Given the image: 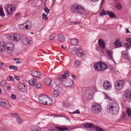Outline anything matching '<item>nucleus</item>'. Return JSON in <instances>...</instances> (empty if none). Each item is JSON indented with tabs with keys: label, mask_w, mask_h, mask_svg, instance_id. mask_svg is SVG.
Returning a JSON list of instances; mask_svg holds the SVG:
<instances>
[{
	"label": "nucleus",
	"mask_w": 131,
	"mask_h": 131,
	"mask_svg": "<svg viewBox=\"0 0 131 131\" xmlns=\"http://www.w3.org/2000/svg\"><path fill=\"white\" fill-rule=\"evenodd\" d=\"M106 13L112 18L116 17V16L114 13L110 11L107 10L106 12Z\"/></svg>",
	"instance_id": "26"
},
{
	"label": "nucleus",
	"mask_w": 131,
	"mask_h": 131,
	"mask_svg": "<svg viewBox=\"0 0 131 131\" xmlns=\"http://www.w3.org/2000/svg\"><path fill=\"white\" fill-rule=\"evenodd\" d=\"M78 5L74 4L72 5L71 7V11L73 13H75Z\"/></svg>",
	"instance_id": "19"
},
{
	"label": "nucleus",
	"mask_w": 131,
	"mask_h": 131,
	"mask_svg": "<svg viewBox=\"0 0 131 131\" xmlns=\"http://www.w3.org/2000/svg\"><path fill=\"white\" fill-rule=\"evenodd\" d=\"M54 91H60V87L58 85L56 86L54 89Z\"/></svg>",
	"instance_id": "48"
},
{
	"label": "nucleus",
	"mask_w": 131,
	"mask_h": 131,
	"mask_svg": "<svg viewBox=\"0 0 131 131\" xmlns=\"http://www.w3.org/2000/svg\"><path fill=\"white\" fill-rule=\"evenodd\" d=\"M126 40L127 41L131 44V38H126Z\"/></svg>",
	"instance_id": "58"
},
{
	"label": "nucleus",
	"mask_w": 131,
	"mask_h": 131,
	"mask_svg": "<svg viewBox=\"0 0 131 131\" xmlns=\"http://www.w3.org/2000/svg\"><path fill=\"white\" fill-rule=\"evenodd\" d=\"M9 37L13 41H18L20 39V36L17 34H12L9 36Z\"/></svg>",
	"instance_id": "7"
},
{
	"label": "nucleus",
	"mask_w": 131,
	"mask_h": 131,
	"mask_svg": "<svg viewBox=\"0 0 131 131\" xmlns=\"http://www.w3.org/2000/svg\"><path fill=\"white\" fill-rule=\"evenodd\" d=\"M48 97L47 96L45 95L42 94L39 96L38 99L39 100V102L40 103L45 104Z\"/></svg>",
	"instance_id": "8"
},
{
	"label": "nucleus",
	"mask_w": 131,
	"mask_h": 131,
	"mask_svg": "<svg viewBox=\"0 0 131 131\" xmlns=\"http://www.w3.org/2000/svg\"><path fill=\"white\" fill-rule=\"evenodd\" d=\"M4 107L8 108H10L11 107L10 105L9 104V103L6 102L5 104L4 105Z\"/></svg>",
	"instance_id": "47"
},
{
	"label": "nucleus",
	"mask_w": 131,
	"mask_h": 131,
	"mask_svg": "<svg viewBox=\"0 0 131 131\" xmlns=\"http://www.w3.org/2000/svg\"><path fill=\"white\" fill-rule=\"evenodd\" d=\"M11 97L13 99H15L16 98V96L14 94H11Z\"/></svg>",
	"instance_id": "61"
},
{
	"label": "nucleus",
	"mask_w": 131,
	"mask_h": 131,
	"mask_svg": "<svg viewBox=\"0 0 131 131\" xmlns=\"http://www.w3.org/2000/svg\"><path fill=\"white\" fill-rule=\"evenodd\" d=\"M9 68L10 69H12L14 70H17L18 68L14 66H10L9 67Z\"/></svg>",
	"instance_id": "41"
},
{
	"label": "nucleus",
	"mask_w": 131,
	"mask_h": 131,
	"mask_svg": "<svg viewBox=\"0 0 131 131\" xmlns=\"http://www.w3.org/2000/svg\"><path fill=\"white\" fill-rule=\"evenodd\" d=\"M127 113L129 117H131V109L129 108H127Z\"/></svg>",
	"instance_id": "40"
},
{
	"label": "nucleus",
	"mask_w": 131,
	"mask_h": 131,
	"mask_svg": "<svg viewBox=\"0 0 131 131\" xmlns=\"http://www.w3.org/2000/svg\"><path fill=\"white\" fill-rule=\"evenodd\" d=\"M75 63L77 65H79L80 64V62L79 61H76L75 62Z\"/></svg>",
	"instance_id": "59"
},
{
	"label": "nucleus",
	"mask_w": 131,
	"mask_h": 131,
	"mask_svg": "<svg viewBox=\"0 0 131 131\" xmlns=\"http://www.w3.org/2000/svg\"><path fill=\"white\" fill-rule=\"evenodd\" d=\"M114 44L115 45V48L120 47L122 46L121 42H119V40L116 39L114 42Z\"/></svg>",
	"instance_id": "27"
},
{
	"label": "nucleus",
	"mask_w": 131,
	"mask_h": 131,
	"mask_svg": "<svg viewBox=\"0 0 131 131\" xmlns=\"http://www.w3.org/2000/svg\"><path fill=\"white\" fill-rule=\"evenodd\" d=\"M29 84L31 86H33L36 82V79H31L28 81Z\"/></svg>",
	"instance_id": "31"
},
{
	"label": "nucleus",
	"mask_w": 131,
	"mask_h": 131,
	"mask_svg": "<svg viewBox=\"0 0 131 131\" xmlns=\"http://www.w3.org/2000/svg\"><path fill=\"white\" fill-rule=\"evenodd\" d=\"M95 126L92 124L87 123L85 124L84 125V127L89 129L92 130V129Z\"/></svg>",
	"instance_id": "17"
},
{
	"label": "nucleus",
	"mask_w": 131,
	"mask_h": 131,
	"mask_svg": "<svg viewBox=\"0 0 131 131\" xmlns=\"http://www.w3.org/2000/svg\"><path fill=\"white\" fill-rule=\"evenodd\" d=\"M42 19L45 20H46L48 19V17L47 15L45 13H43L42 14Z\"/></svg>",
	"instance_id": "43"
},
{
	"label": "nucleus",
	"mask_w": 131,
	"mask_h": 131,
	"mask_svg": "<svg viewBox=\"0 0 131 131\" xmlns=\"http://www.w3.org/2000/svg\"><path fill=\"white\" fill-rule=\"evenodd\" d=\"M59 78H62L63 79H65L67 77V76L66 75H59Z\"/></svg>",
	"instance_id": "57"
},
{
	"label": "nucleus",
	"mask_w": 131,
	"mask_h": 131,
	"mask_svg": "<svg viewBox=\"0 0 131 131\" xmlns=\"http://www.w3.org/2000/svg\"><path fill=\"white\" fill-rule=\"evenodd\" d=\"M69 71H66L65 72L64 75H66L67 77L69 76Z\"/></svg>",
	"instance_id": "62"
},
{
	"label": "nucleus",
	"mask_w": 131,
	"mask_h": 131,
	"mask_svg": "<svg viewBox=\"0 0 131 131\" xmlns=\"http://www.w3.org/2000/svg\"><path fill=\"white\" fill-rule=\"evenodd\" d=\"M0 15L2 16H3V15H5L3 12V8L1 7H0Z\"/></svg>",
	"instance_id": "52"
},
{
	"label": "nucleus",
	"mask_w": 131,
	"mask_h": 131,
	"mask_svg": "<svg viewBox=\"0 0 131 131\" xmlns=\"http://www.w3.org/2000/svg\"><path fill=\"white\" fill-rule=\"evenodd\" d=\"M35 87L36 88L38 89L41 86V85L40 83H36L35 85Z\"/></svg>",
	"instance_id": "45"
},
{
	"label": "nucleus",
	"mask_w": 131,
	"mask_h": 131,
	"mask_svg": "<svg viewBox=\"0 0 131 131\" xmlns=\"http://www.w3.org/2000/svg\"><path fill=\"white\" fill-rule=\"evenodd\" d=\"M5 46L6 48H12L13 47V44L11 42H7L5 45Z\"/></svg>",
	"instance_id": "35"
},
{
	"label": "nucleus",
	"mask_w": 131,
	"mask_h": 131,
	"mask_svg": "<svg viewBox=\"0 0 131 131\" xmlns=\"http://www.w3.org/2000/svg\"><path fill=\"white\" fill-rule=\"evenodd\" d=\"M30 128L31 131H40L41 129V128L34 126H32Z\"/></svg>",
	"instance_id": "24"
},
{
	"label": "nucleus",
	"mask_w": 131,
	"mask_h": 131,
	"mask_svg": "<svg viewBox=\"0 0 131 131\" xmlns=\"http://www.w3.org/2000/svg\"><path fill=\"white\" fill-rule=\"evenodd\" d=\"M125 82L123 80H118L115 82V88L117 90H120L123 88L125 85Z\"/></svg>",
	"instance_id": "4"
},
{
	"label": "nucleus",
	"mask_w": 131,
	"mask_h": 131,
	"mask_svg": "<svg viewBox=\"0 0 131 131\" xmlns=\"http://www.w3.org/2000/svg\"><path fill=\"white\" fill-rule=\"evenodd\" d=\"M107 108L108 111L113 114H117L119 109L118 104L114 103L110 104L107 107Z\"/></svg>",
	"instance_id": "1"
},
{
	"label": "nucleus",
	"mask_w": 131,
	"mask_h": 131,
	"mask_svg": "<svg viewBox=\"0 0 131 131\" xmlns=\"http://www.w3.org/2000/svg\"><path fill=\"white\" fill-rule=\"evenodd\" d=\"M5 8L7 13L9 15L12 14L14 10L15 7L11 5H7L5 6Z\"/></svg>",
	"instance_id": "6"
},
{
	"label": "nucleus",
	"mask_w": 131,
	"mask_h": 131,
	"mask_svg": "<svg viewBox=\"0 0 131 131\" xmlns=\"http://www.w3.org/2000/svg\"><path fill=\"white\" fill-rule=\"evenodd\" d=\"M95 88L94 87L86 88L85 93V96L88 99H90L92 97V96L95 92Z\"/></svg>",
	"instance_id": "3"
},
{
	"label": "nucleus",
	"mask_w": 131,
	"mask_h": 131,
	"mask_svg": "<svg viewBox=\"0 0 131 131\" xmlns=\"http://www.w3.org/2000/svg\"><path fill=\"white\" fill-rule=\"evenodd\" d=\"M78 40L76 39H73L71 40V44L74 46H76L78 45Z\"/></svg>",
	"instance_id": "29"
},
{
	"label": "nucleus",
	"mask_w": 131,
	"mask_h": 131,
	"mask_svg": "<svg viewBox=\"0 0 131 131\" xmlns=\"http://www.w3.org/2000/svg\"><path fill=\"white\" fill-rule=\"evenodd\" d=\"M81 23V21H73L72 22H70V24L71 25L73 24H75L76 25H78L79 24H80Z\"/></svg>",
	"instance_id": "51"
},
{
	"label": "nucleus",
	"mask_w": 131,
	"mask_h": 131,
	"mask_svg": "<svg viewBox=\"0 0 131 131\" xmlns=\"http://www.w3.org/2000/svg\"><path fill=\"white\" fill-rule=\"evenodd\" d=\"M106 53L108 55L109 58L110 59L112 60L113 62L115 63L113 57V51L111 50L107 49Z\"/></svg>",
	"instance_id": "14"
},
{
	"label": "nucleus",
	"mask_w": 131,
	"mask_h": 131,
	"mask_svg": "<svg viewBox=\"0 0 131 131\" xmlns=\"http://www.w3.org/2000/svg\"><path fill=\"white\" fill-rule=\"evenodd\" d=\"M9 77H10V81L13 82L14 80V78L13 77L10 76H9Z\"/></svg>",
	"instance_id": "63"
},
{
	"label": "nucleus",
	"mask_w": 131,
	"mask_h": 131,
	"mask_svg": "<svg viewBox=\"0 0 131 131\" xmlns=\"http://www.w3.org/2000/svg\"><path fill=\"white\" fill-rule=\"evenodd\" d=\"M52 81L51 79H48L45 81V84L47 86H49L51 84Z\"/></svg>",
	"instance_id": "34"
},
{
	"label": "nucleus",
	"mask_w": 131,
	"mask_h": 131,
	"mask_svg": "<svg viewBox=\"0 0 131 131\" xmlns=\"http://www.w3.org/2000/svg\"><path fill=\"white\" fill-rule=\"evenodd\" d=\"M125 96L128 100L131 101V91L127 90L125 95Z\"/></svg>",
	"instance_id": "15"
},
{
	"label": "nucleus",
	"mask_w": 131,
	"mask_h": 131,
	"mask_svg": "<svg viewBox=\"0 0 131 131\" xmlns=\"http://www.w3.org/2000/svg\"><path fill=\"white\" fill-rule=\"evenodd\" d=\"M125 51H123L122 52V56L123 57H124V58L127 59L128 60H130V58L129 57V56H128V55L125 52Z\"/></svg>",
	"instance_id": "33"
},
{
	"label": "nucleus",
	"mask_w": 131,
	"mask_h": 131,
	"mask_svg": "<svg viewBox=\"0 0 131 131\" xmlns=\"http://www.w3.org/2000/svg\"><path fill=\"white\" fill-rule=\"evenodd\" d=\"M55 35L54 34H52L50 35L49 40H53L55 37Z\"/></svg>",
	"instance_id": "42"
},
{
	"label": "nucleus",
	"mask_w": 131,
	"mask_h": 131,
	"mask_svg": "<svg viewBox=\"0 0 131 131\" xmlns=\"http://www.w3.org/2000/svg\"><path fill=\"white\" fill-rule=\"evenodd\" d=\"M124 45L125 46V47L127 49L129 48L130 45L128 44V43H125Z\"/></svg>",
	"instance_id": "54"
},
{
	"label": "nucleus",
	"mask_w": 131,
	"mask_h": 131,
	"mask_svg": "<svg viewBox=\"0 0 131 131\" xmlns=\"http://www.w3.org/2000/svg\"><path fill=\"white\" fill-rule=\"evenodd\" d=\"M21 41L23 44L27 45L30 44L31 41H29L28 38L25 36H24L22 38Z\"/></svg>",
	"instance_id": "12"
},
{
	"label": "nucleus",
	"mask_w": 131,
	"mask_h": 131,
	"mask_svg": "<svg viewBox=\"0 0 131 131\" xmlns=\"http://www.w3.org/2000/svg\"><path fill=\"white\" fill-rule=\"evenodd\" d=\"M78 48L76 47L72 48L71 49V52L73 54H76L77 56Z\"/></svg>",
	"instance_id": "30"
},
{
	"label": "nucleus",
	"mask_w": 131,
	"mask_h": 131,
	"mask_svg": "<svg viewBox=\"0 0 131 131\" xmlns=\"http://www.w3.org/2000/svg\"><path fill=\"white\" fill-rule=\"evenodd\" d=\"M95 130L96 131H104L102 128L98 126H96L95 128Z\"/></svg>",
	"instance_id": "49"
},
{
	"label": "nucleus",
	"mask_w": 131,
	"mask_h": 131,
	"mask_svg": "<svg viewBox=\"0 0 131 131\" xmlns=\"http://www.w3.org/2000/svg\"><path fill=\"white\" fill-rule=\"evenodd\" d=\"M32 75L36 77H39L40 75V72L35 71H33L32 72Z\"/></svg>",
	"instance_id": "25"
},
{
	"label": "nucleus",
	"mask_w": 131,
	"mask_h": 131,
	"mask_svg": "<svg viewBox=\"0 0 131 131\" xmlns=\"http://www.w3.org/2000/svg\"><path fill=\"white\" fill-rule=\"evenodd\" d=\"M52 102L51 99L49 98L48 97L46 100V102L45 105H50L52 104Z\"/></svg>",
	"instance_id": "32"
},
{
	"label": "nucleus",
	"mask_w": 131,
	"mask_h": 131,
	"mask_svg": "<svg viewBox=\"0 0 131 131\" xmlns=\"http://www.w3.org/2000/svg\"><path fill=\"white\" fill-rule=\"evenodd\" d=\"M6 102L3 101H1L0 102V105L3 107L4 106Z\"/></svg>",
	"instance_id": "56"
},
{
	"label": "nucleus",
	"mask_w": 131,
	"mask_h": 131,
	"mask_svg": "<svg viewBox=\"0 0 131 131\" xmlns=\"http://www.w3.org/2000/svg\"><path fill=\"white\" fill-rule=\"evenodd\" d=\"M25 25L24 26V27L26 29H29L32 27L31 23L29 21H27L25 22Z\"/></svg>",
	"instance_id": "22"
},
{
	"label": "nucleus",
	"mask_w": 131,
	"mask_h": 131,
	"mask_svg": "<svg viewBox=\"0 0 131 131\" xmlns=\"http://www.w3.org/2000/svg\"><path fill=\"white\" fill-rule=\"evenodd\" d=\"M84 54V52L80 48H78L77 56L78 57H81L82 55Z\"/></svg>",
	"instance_id": "23"
},
{
	"label": "nucleus",
	"mask_w": 131,
	"mask_h": 131,
	"mask_svg": "<svg viewBox=\"0 0 131 131\" xmlns=\"http://www.w3.org/2000/svg\"><path fill=\"white\" fill-rule=\"evenodd\" d=\"M10 115L13 117H15L16 118L17 117V114L16 113H11L10 114Z\"/></svg>",
	"instance_id": "53"
},
{
	"label": "nucleus",
	"mask_w": 131,
	"mask_h": 131,
	"mask_svg": "<svg viewBox=\"0 0 131 131\" xmlns=\"http://www.w3.org/2000/svg\"><path fill=\"white\" fill-rule=\"evenodd\" d=\"M44 10L45 12L48 14L49 12V10L47 7L46 6H45L44 7Z\"/></svg>",
	"instance_id": "50"
},
{
	"label": "nucleus",
	"mask_w": 131,
	"mask_h": 131,
	"mask_svg": "<svg viewBox=\"0 0 131 131\" xmlns=\"http://www.w3.org/2000/svg\"><path fill=\"white\" fill-rule=\"evenodd\" d=\"M6 84V82L4 80L2 81H1L0 83L1 85L2 86H4Z\"/></svg>",
	"instance_id": "55"
},
{
	"label": "nucleus",
	"mask_w": 131,
	"mask_h": 131,
	"mask_svg": "<svg viewBox=\"0 0 131 131\" xmlns=\"http://www.w3.org/2000/svg\"><path fill=\"white\" fill-rule=\"evenodd\" d=\"M59 75L56 81V83L57 85H60L62 83L63 80L62 78H59Z\"/></svg>",
	"instance_id": "28"
},
{
	"label": "nucleus",
	"mask_w": 131,
	"mask_h": 131,
	"mask_svg": "<svg viewBox=\"0 0 131 131\" xmlns=\"http://www.w3.org/2000/svg\"><path fill=\"white\" fill-rule=\"evenodd\" d=\"M101 107L98 104H93L91 107V111L95 113H98L101 111Z\"/></svg>",
	"instance_id": "5"
},
{
	"label": "nucleus",
	"mask_w": 131,
	"mask_h": 131,
	"mask_svg": "<svg viewBox=\"0 0 131 131\" xmlns=\"http://www.w3.org/2000/svg\"><path fill=\"white\" fill-rule=\"evenodd\" d=\"M122 8L121 4L119 3H118L116 6V8L117 9H120Z\"/></svg>",
	"instance_id": "44"
},
{
	"label": "nucleus",
	"mask_w": 131,
	"mask_h": 131,
	"mask_svg": "<svg viewBox=\"0 0 131 131\" xmlns=\"http://www.w3.org/2000/svg\"><path fill=\"white\" fill-rule=\"evenodd\" d=\"M103 86L104 89L106 90H109L112 86L110 83L107 81H105L104 82Z\"/></svg>",
	"instance_id": "9"
},
{
	"label": "nucleus",
	"mask_w": 131,
	"mask_h": 131,
	"mask_svg": "<svg viewBox=\"0 0 131 131\" xmlns=\"http://www.w3.org/2000/svg\"><path fill=\"white\" fill-rule=\"evenodd\" d=\"M94 68L96 70L100 71H103L106 69L107 67L105 63L100 61L95 63L93 66Z\"/></svg>",
	"instance_id": "2"
},
{
	"label": "nucleus",
	"mask_w": 131,
	"mask_h": 131,
	"mask_svg": "<svg viewBox=\"0 0 131 131\" xmlns=\"http://www.w3.org/2000/svg\"><path fill=\"white\" fill-rule=\"evenodd\" d=\"M85 12L83 8L79 5H78L76 13L78 14H84Z\"/></svg>",
	"instance_id": "11"
},
{
	"label": "nucleus",
	"mask_w": 131,
	"mask_h": 131,
	"mask_svg": "<svg viewBox=\"0 0 131 131\" xmlns=\"http://www.w3.org/2000/svg\"><path fill=\"white\" fill-rule=\"evenodd\" d=\"M16 120L19 124H21L23 122V120L21 119L19 117H17L16 118Z\"/></svg>",
	"instance_id": "37"
},
{
	"label": "nucleus",
	"mask_w": 131,
	"mask_h": 131,
	"mask_svg": "<svg viewBox=\"0 0 131 131\" xmlns=\"http://www.w3.org/2000/svg\"><path fill=\"white\" fill-rule=\"evenodd\" d=\"M60 93V91H54L53 92L52 95L54 97H56L58 96Z\"/></svg>",
	"instance_id": "36"
},
{
	"label": "nucleus",
	"mask_w": 131,
	"mask_h": 131,
	"mask_svg": "<svg viewBox=\"0 0 131 131\" xmlns=\"http://www.w3.org/2000/svg\"><path fill=\"white\" fill-rule=\"evenodd\" d=\"M98 43L100 48L103 49H105V42L103 39H100L98 40Z\"/></svg>",
	"instance_id": "10"
},
{
	"label": "nucleus",
	"mask_w": 131,
	"mask_h": 131,
	"mask_svg": "<svg viewBox=\"0 0 131 131\" xmlns=\"http://www.w3.org/2000/svg\"><path fill=\"white\" fill-rule=\"evenodd\" d=\"M58 39L59 41L62 42L65 41L66 40L63 34L61 33L58 35Z\"/></svg>",
	"instance_id": "21"
},
{
	"label": "nucleus",
	"mask_w": 131,
	"mask_h": 131,
	"mask_svg": "<svg viewBox=\"0 0 131 131\" xmlns=\"http://www.w3.org/2000/svg\"><path fill=\"white\" fill-rule=\"evenodd\" d=\"M80 113V112L78 110H76L75 111H74L72 113V114H74L75 113Z\"/></svg>",
	"instance_id": "60"
},
{
	"label": "nucleus",
	"mask_w": 131,
	"mask_h": 131,
	"mask_svg": "<svg viewBox=\"0 0 131 131\" xmlns=\"http://www.w3.org/2000/svg\"><path fill=\"white\" fill-rule=\"evenodd\" d=\"M107 14L106 12L103 10H102V11L100 13V15L101 16H103L104 15H106Z\"/></svg>",
	"instance_id": "46"
},
{
	"label": "nucleus",
	"mask_w": 131,
	"mask_h": 131,
	"mask_svg": "<svg viewBox=\"0 0 131 131\" xmlns=\"http://www.w3.org/2000/svg\"><path fill=\"white\" fill-rule=\"evenodd\" d=\"M73 84V81L69 79L67 81L66 83L64 84V85L66 86L70 87Z\"/></svg>",
	"instance_id": "20"
},
{
	"label": "nucleus",
	"mask_w": 131,
	"mask_h": 131,
	"mask_svg": "<svg viewBox=\"0 0 131 131\" xmlns=\"http://www.w3.org/2000/svg\"><path fill=\"white\" fill-rule=\"evenodd\" d=\"M7 52L8 53H12L13 50V48H6Z\"/></svg>",
	"instance_id": "38"
},
{
	"label": "nucleus",
	"mask_w": 131,
	"mask_h": 131,
	"mask_svg": "<svg viewBox=\"0 0 131 131\" xmlns=\"http://www.w3.org/2000/svg\"><path fill=\"white\" fill-rule=\"evenodd\" d=\"M57 129H51L50 130V131H57V130L59 131H63L65 130H67L68 128L66 127H56Z\"/></svg>",
	"instance_id": "18"
},
{
	"label": "nucleus",
	"mask_w": 131,
	"mask_h": 131,
	"mask_svg": "<svg viewBox=\"0 0 131 131\" xmlns=\"http://www.w3.org/2000/svg\"><path fill=\"white\" fill-rule=\"evenodd\" d=\"M5 42L4 41H1L0 43V52L2 53H3L5 50L6 47L5 45Z\"/></svg>",
	"instance_id": "16"
},
{
	"label": "nucleus",
	"mask_w": 131,
	"mask_h": 131,
	"mask_svg": "<svg viewBox=\"0 0 131 131\" xmlns=\"http://www.w3.org/2000/svg\"><path fill=\"white\" fill-rule=\"evenodd\" d=\"M6 67V64L5 63H0V68L1 69L3 70Z\"/></svg>",
	"instance_id": "39"
},
{
	"label": "nucleus",
	"mask_w": 131,
	"mask_h": 131,
	"mask_svg": "<svg viewBox=\"0 0 131 131\" xmlns=\"http://www.w3.org/2000/svg\"><path fill=\"white\" fill-rule=\"evenodd\" d=\"M58 117H64L68 119L69 120V118L68 117L65 116H64L63 115H59L58 116Z\"/></svg>",
	"instance_id": "64"
},
{
	"label": "nucleus",
	"mask_w": 131,
	"mask_h": 131,
	"mask_svg": "<svg viewBox=\"0 0 131 131\" xmlns=\"http://www.w3.org/2000/svg\"><path fill=\"white\" fill-rule=\"evenodd\" d=\"M18 88L23 92H25L27 91L25 85L22 83L19 84L18 86Z\"/></svg>",
	"instance_id": "13"
}]
</instances>
